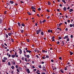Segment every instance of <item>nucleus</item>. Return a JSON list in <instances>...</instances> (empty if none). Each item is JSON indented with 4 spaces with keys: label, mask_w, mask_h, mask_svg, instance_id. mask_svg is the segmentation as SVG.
Listing matches in <instances>:
<instances>
[{
    "label": "nucleus",
    "mask_w": 74,
    "mask_h": 74,
    "mask_svg": "<svg viewBox=\"0 0 74 74\" xmlns=\"http://www.w3.org/2000/svg\"><path fill=\"white\" fill-rule=\"evenodd\" d=\"M40 29H39L38 30H36V31H35V32H36V34H40Z\"/></svg>",
    "instance_id": "f257e3e1"
},
{
    "label": "nucleus",
    "mask_w": 74,
    "mask_h": 74,
    "mask_svg": "<svg viewBox=\"0 0 74 74\" xmlns=\"http://www.w3.org/2000/svg\"><path fill=\"white\" fill-rule=\"evenodd\" d=\"M26 70H27V72L28 73H30V71H29V69H26Z\"/></svg>",
    "instance_id": "f03ea898"
},
{
    "label": "nucleus",
    "mask_w": 74,
    "mask_h": 74,
    "mask_svg": "<svg viewBox=\"0 0 74 74\" xmlns=\"http://www.w3.org/2000/svg\"><path fill=\"white\" fill-rule=\"evenodd\" d=\"M14 56H15V57H16L17 58L18 57V55H17V53L16 52L15 53V54H14Z\"/></svg>",
    "instance_id": "7ed1b4c3"
},
{
    "label": "nucleus",
    "mask_w": 74,
    "mask_h": 74,
    "mask_svg": "<svg viewBox=\"0 0 74 74\" xmlns=\"http://www.w3.org/2000/svg\"><path fill=\"white\" fill-rule=\"evenodd\" d=\"M9 3H10L11 4H13L14 3V2L13 1H10Z\"/></svg>",
    "instance_id": "20e7f679"
},
{
    "label": "nucleus",
    "mask_w": 74,
    "mask_h": 74,
    "mask_svg": "<svg viewBox=\"0 0 74 74\" xmlns=\"http://www.w3.org/2000/svg\"><path fill=\"white\" fill-rule=\"evenodd\" d=\"M64 69L62 68V69L60 70V71L62 73H64V72L63 71Z\"/></svg>",
    "instance_id": "39448f33"
},
{
    "label": "nucleus",
    "mask_w": 74,
    "mask_h": 74,
    "mask_svg": "<svg viewBox=\"0 0 74 74\" xmlns=\"http://www.w3.org/2000/svg\"><path fill=\"white\" fill-rule=\"evenodd\" d=\"M69 11L70 12H72L73 11V10L72 9H71L69 10Z\"/></svg>",
    "instance_id": "423d86ee"
},
{
    "label": "nucleus",
    "mask_w": 74,
    "mask_h": 74,
    "mask_svg": "<svg viewBox=\"0 0 74 74\" xmlns=\"http://www.w3.org/2000/svg\"><path fill=\"white\" fill-rule=\"evenodd\" d=\"M3 21V20L2 18L0 19V23L2 24Z\"/></svg>",
    "instance_id": "0eeeda50"
},
{
    "label": "nucleus",
    "mask_w": 74,
    "mask_h": 74,
    "mask_svg": "<svg viewBox=\"0 0 74 74\" xmlns=\"http://www.w3.org/2000/svg\"><path fill=\"white\" fill-rule=\"evenodd\" d=\"M63 10L64 11H65L66 10V7H64L63 8Z\"/></svg>",
    "instance_id": "6e6552de"
},
{
    "label": "nucleus",
    "mask_w": 74,
    "mask_h": 74,
    "mask_svg": "<svg viewBox=\"0 0 74 74\" xmlns=\"http://www.w3.org/2000/svg\"><path fill=\"white\" fill-rule=\"evenodd\" d=\"M11 62H12V64H15V62H14V60H12V61H11Z\"/></svg>",
    "instance_id": "1a4fd4ad"
},
{
    "label": "nucleus",
    "mask_w": 74,
    "mask_h": 74,
    "mask_svg": "<svg viewBox=\"0 0 74 74\" xmlns=\"http://www.w3.org/2000/svg\"><path fill=\"white\" fill-rule=\"evenodd\" d=\"M31 8L32 9H34V10L36 9V8L34 7V6H31Z\"/></svg>",
    "instance_id": "9d476101"
},
{
    "label": "nucleus",
    "mask_w": 74,
    "mask_h": 74,
    "mask_svg": "<svg viewBox=\"0 0 74 74\" xmlns=\"http://www.w3.org/2000/svg\"><path fill=\"white\" fill-rule=\"evenodd\" d=\"M18 24L19 27H20L21 26V24L20 23H19V22L18 23Z\"/></svg>",
    "instance_id": "9b49d317"
},
{
    "label": "nucleus",
    "mask_w": 74,
    "mask_h": 74,
    "mask_svg": "<svg viewBox=\"0 0 74 74\" xmlns=\"http://www.w3.org/2000/svg\"><path fill=\"white\" fill-rule=\"evenodd\" d=\"M69 38V37L68 36H65L64 38H64V39H66V38Z\"/></svg>",
    "instance_id": "f8f14e48"
},
{
    "label": "nucleus",
    "mask_w": 74,
    "mask_h": 74,
    "mask_svg": "<svg viewBox=\"0 0 74 74\" xmlns=\"http://www.w3.org/2000/svg\"><path fill=\"white\" fill-rule=\"evenodd\" d=\"M11 57L12 58H14V57H16L14 55H12Z\"/></svg>",
    "instance_id": "ddd939ff"
},
{
    "label": "nucleus",
    "mask_w": 74,
    "mask_h": 74,
    "mask_svg": "<svg viewBox=\"0 0 74 74\" xmlns=\"http://www.w3.org/2000/svg\"><path fill=\"white\" fill-rule=\"evenodd\" d=\"M19 53L20 54L22 53V50H19Z\"/></svg>",
    "instance_id": "4468645a"
},
{
    "label": "nucleus",
    "mask_w": 74,
    "mask_h": 74,
    "mask_svg": "<svg viewBox=\"0 0 74 74\" xmlns=\"http://www.w3.org/2000/svg\"><path fill=\"white\" fill-rule=\"evenodd\" d=\"M40 34H41V35H44V32H42V31L40 33Z\"/></svg>",
    "instance_id": "2eb2a0df"
},
{
    "label": "nucleus",
    "mask_w": 74,
    "mask_h": 74,
    "mask_svg": "<svg viewBox=\"0 0 74 74\" xmlns=\"http://www.w3.org/2000/svg\"><path fill=\"white\" fill-rule=\"evenodd\" d=\"M20 31H21V32L22 33H23L24 32V30H23L22 29H21V30H20Z\"/></svg>",
    "instance_id": "dca6fc26"
},
{
    "label": "nucleus",
    "mask_w": 74,
    "mask_h": 74,
    "mask_svg": "<svg viewBox=\"0 0 74 74\" xmlns=\"http://www.w3.org/2000/svg\"><path fill=\"white\" fill-rule=\"evenodd\" d=\"M62 2H63L65 4L66 3V2H65V1L64 0H62Z\"/></svg>",
    "instance_id": "f3484780"
},
{
    "label": "nucleus",
    "mask_w": 74,
    "mask_h": 74,
    "mask_svg": "<svg viewBox=\"0 0 74 74\" xmlns=\"http://www.w3.org/2000/svg\"><path fill=\"white\" fill-rule=\"evenodd\" d=\"M51 3L50 2H49V1H48V4L49 5H50Z\"/></svg>",
    "instance_id": "a211bd4d"
},
{
    "label": "nucleus",
    "mask_w": 74,
    "mask_h": 74,
    "mask_svg": "<svg viewBox=\"0 0 74 74\" xmlns=\"http://www.w3.org/2000/svg\"><path fill=\"white\" fill-rule=\"evenodd\" d=\"M70 55L71 56L73 54V52H72L71 51H70Z\"/></svg>",
    "instance_id": "6ab92c4d"
},
{
    "label": "nucleus",
    "mask_w": 74,
    "mask_h": 74,
    "mask_svg": "<svg viewBox=\"0 0 74 74\" xmlns=\"http://www.w3.org/2000/svg\"><path fill=\"white\" fill-rule=\"evenodd\" d=\"M5 37H6V38H8V35L7 34H5Z\"/></svg>",
    "instance_id": "aec40b11"
},
{
    "label": "nucleus",
    "mask_w": 74,
    "mask_h": 74,
    "mask_svg": "<svg viewBox=\"0 0 74 74\" xmlns=\"http://www.w3.org/2000/svg\"><path fill=\"white\" fill-rule=\"evenodd\" d=\"M42 70H43V71H45V72H46V69H42Z\"/></svg>",
    "instance_id": "412c9836"
},
{
    "label": "nucleus",
    "mask_w": 74,
    "mask_h": 74,
    "mask_svg": "<svg viewBox=\"0 0 74 74\" xmlns=\"http://www.w3.org/2000/svg\"><path fill=\"white\" fill-rule=\"evenodd\" d=\"M21 25L22 26H23V27H24L25 26V25H24V24H23V23H21Z\"/></svg>",
    "instance_id": "4be33fe9"
},
{
    "label": "nucleus",
    "mask_w": 74,
    "mask_h": 74,
    "mask_svg": "<svg viewBox=\"0 0 74 74\" xmlns=\"http://www.w3.org/2000/svg\"><path fill=\"white\" fill-rule=\"evenodd\" d=\"M26 56L28 58H29L30 57V56L29 55H27Z\"/></svg>",
    "instance_id": "5701e85b"
},
{
    "label": "nucleus",
    "mask_w": 74,
    "mask_h": 74,
    "mask_svg": "<svg viewBox=\"0 0 74 74\" xmlns=\"http://www.w3.org/2000/svg\"><path fill=\"white\" fill-rule=\"evenodd\" d=\"M3 59L4 60H7V58H6V57H4L3 58Z\"/></svg>",
    "instance_id": "b1692460"
},
{
    "label": "nucleus",
    "mask_w": 74,
    "mask_h": 74,
    "mask_svg": "<svg viewBox=\"0 0 74 74\" xmlns=\"http://www.w3.org/2000/svg\"><path fill=\"white\" fill-rule=\"evenodd\" d=\"M49 58V56H48V55H46V58Z\"/></svg>",
    "instance_id": "393cba45"
},
{
    "label": "nucleus",
    "mask_w": 74,
    "mask_h": 74,
    "mask_svg": "<svg viewBox=\"0 0 74 74\" xmlns=\"http://www.w3.org/2000/svg\"><path fill=\"white\" fill-rule=\"evenodd\" d=\"M11 68L12 69H13L14 68V66H11Z\"/></svg>",
    "instance_id": "a878e982"
},
{
    "label": "nucleus",
    "mask_w": 74,
    "mask_h": 74,
    "mask_svg": "<svg viewBox=\"0 0 74 74\" xmlns=\"http://www.w3.org/2000/svg\"><path fill=\"white\" fill-rule=\"evenodd\" d=\"M18 69L21 71L22 70V69L20 67H19Z\"/></svg>",
    "instance_id": "bb28decb"
},
{
    "label": "nucleus",
    "mask_w": 74,
    "mask_h": 74,
    "mask_svg": "<svg viewBox=\"0 0 74 74\" xmlns=\"http://www.w3.org/2000/svg\"><path fill=\"white\" fill-rule=\"evenodd\" d=\"M69 26L70 27H73V24H70Z\"/></svg>",
    "instance_id": "cd10ccee"
},
{
    "label": "nucleus",
    "mask_w": 74,
    "mask_h": 74,
    "mask_svg": "<svg viewBox=\"0 0 74 74\" xmlns=\"http://www.w3.org/2000/svg\"><path fill=\"white\" fill-rule=\"evenodd\" d=\"M11 33H9L8 34V35L9 36H11Z\"/></svg>",
    "instance_id": "c85d7f7f"
},
{
    "label": "nucleus",
    "mask_w": 74,
    "mask_h": 74,
    "mask_svg": "<svg viewBox=\"0 0 74 74\" xmlns=\"http://www.w3.org/2000/svg\"><path fill=\"white\" fill-rule=\"evenodd\" d=\"M2 62H5V60H4L3 59L2 60Z\"/></svg>",
    "instance_id": "c756f323"
},
{
    "label": "nucleus",
    "mask_w": 74,
    "mask_h": 74,
    "mask_svg": "<svg viewBox=\"0 0 74 74\" xmlns=\"http://www.w3.org/2000/svg\"><path fill=\"white\" fill-rule=\"evenodd\" d=\"M7 12V11H5L4 12V14H7V13L6 12Z\"/></svg>",
    "instance_id": "7c9ffc66"
},
{
    "label": "nucleus",
    "mask_w": 74,
    "mask_h": 74,
    "mask_svg": "<svg viewBox=\"0 0 74 74\" xmlns=\"http://www.w3.org/2000/svg\"><path fill=\"white\" fill-rule=\"evenodd\" d=\"M50 29H48V32L50 33Z\"/></svg>",
    "instance_id": "2f4dec72"
},
{
    "label": "nucleus",
    "mask_w": 74,
    "mask_h": 74,
    "mask_svg": "<svg viewBox=\"0 0 74 74\" xmlns=\"http://www.w3.org/2000/svg\"><path fill=\"white\" fill-rule=\"evenodd\" d=\"M11 73L12 74H13L14 72H13V71H12V70L11 71Z\"/></svg>",
    "instance_id": "473e14b6"
},
{
    "label": "nucleus",
    "mask_w": 74,
    "mask_h": 74,
    "mask_svg": "<svg viewBox=\"0 0 74 74\" xmlns=\"http://www.w3.org/2000/svg\"><path fill=\"white\" fill-rule=\"evenodd\" d=\"M25 61H26V62H27V60L26 58H25Z\"/></svg>",
    "instance_id": "72a5a7b5"
},
{
    "label": "nucleus",
    "mask_w": 74,
    "mask_h": 74,
    "mask_svg": "<svg viewBox=\"0 0 74 74\" xmlns=\"http://www.w3.org/2000/svg\"><path fill=\"white\" fill-rule=\"evenodd\" d=\"M22 60H25V58L24 57H22Z\"/></svg>",
    "instance_id": "f704fd0d"
},
{
    "label": "nucleus",
    "mask_w": 74,
    "mask_h": 74,
    "mask_svg": "<svg viewBox=\"0 0 74 74\" xmlns=\"http://www.w3.org/2000/svg\"><path fill=\"white\" fill-rule=\"evenodd\" d=\"M47 50H44V53H47Z\"/></svg>",
    "instance_id": "c9c22d12"
},
{
    "label": "nucleus",
    "mask_w": 74,
    "mask_h": 74,
    "mask_svg": "<svg viewBox=\"0 0 74 74\" xmlns=\"http://www.w3.org/2000/svg\"><path fill=\"white\" fill-rule=\"evenodd\" d=\"M46 21V20H43V21H42V22L44 23V22H45Z\"/></svg>",
    "instance_id": "e433bc0d"
},
{
    "label": "nucleus",
    "mask_w": 74,
    "mask_h": 74,
    "mask_svg": "<svg viewBox=\"0 0 74 74\" xmlns=\"http://www.w3.org/2000/svg\"><path fill=\"white\" fill-rule=\"evenodd\" d=\"M8 65L9 66L11 64L10 63V62H8Z\"/></svg>",
    "instance_id": "4c0bfd02"
},
{
    "label": "nucleus",
    "mask_w": 74,
    "mask_h": 74,
    "mask_svg": "<svg viewBox=\"0 0 74 74\" xmlns=\"http://www.w3.org/2000/svg\"><path fill=\"white\" fill-rule=\"evenodd\" d=\"M11 40H12V42H14V40H13V39L12 38H11Z\"/></svg>",
    "instance_id": "58836bf2"
},
{
    "label": "nucleus",
    "mask_w": 74,
    "mask_h": 74,
    "mask_svg": "<svg viewBox=\"0 0 74 74\" xmlns=\"http://www.w3.org/2000/svg\"><path fill=\"white\" fill-rule=\"evenodd\" d=\"M38 67L40 68V69L41 68V65H40V66H39Z\"/></svg>",
    "instance_id": "ea45409f"
},
{
    "label": "nucleus",
    "mask_w": 74,
    "mask_h": 74,
    "mask_svg": "<svg viewBox=\"0 0 74 74\" xmlns=\"http://www.w3.org/2000/svg\"><path fill=\"white\" fill-rule=\"evenodd\" d=\"M17 72H19V73L20 72L19 71V70H18V69H17Z\"/></svg>",
    "instance_id": "a19ab883"
},
{
    "label": "nucleus",
    "mask_w": 74,
    "mask_h": 74,
    "mask_svg": "<svg viewBox=\"0 0 74 74\" xmlns=\"http://www.w3.org/2000/svg\"><path fill=\"white\" fill-rule=\"evenodd\" d=\"M58 39L59 40L61 39H62V38L60 36L59 37Z\"/></svg>",
    "instance_id": "79ce46f5"
},
{
    "label": "nucleus",
    "mask_w": 74,
    "mask_h": 74,
    "mask_svg": "<svg viewBox=\"0 0 74 74\" xmlns=\"http://www.w3.org/2000/svg\"><path fill=\"white\" fill-rule=\"evenodd\" d=\"M62 24V23H60V24H59V26H60V25Z\"/></svg>",
    "instance_id": "37998d69"
},
{
    "label": "nucleus",
    "mask_w": 74,
    "mask_h": 74,
    "mask_svg": "<svg viewBox=\"0 0 74 74\" xmlns=\"http://www.w3.org/2000/svg\"><path fill=\"white\" fill-rule=\"evenodd\" d=\"M41 10V8H38V10L39 11H40V10Z\"/></svg>",
    "instance_id": "c03bdc74"
},
{
    "label": "nucleus",
    "mask_w": 74,
    "mask_h": 74,
    "mask_svg": "<svg viewBox=\"0 0 74 74\" xmlns=\"http://www.w3.org/2000/svg\"><path fill=\"white\" fill-rule=\"evenodd\" d=\"M15 67L16 68H18V66L17 65H16V66Z\"/></svg>",
    "instance_id": "a18cd8bd"
},
{
    "label": "nucleus",
    "mask_w": 74,
    "mask_h": 74,
    "mask_svg": "<svg viewBox=\"0 0 74 74\" xmlns=\"http://www.w3.org/2000/svg\"><path fill=\"white\" fill-rule=\"evenodd\" d=\"M64 69L66 71L67 70V69L66 68V67H65L64 68Z\"/></svg>",
    "instance_id": "49530a36"
},
{
    "label": "nucleus",
    "mask_w": 74,
    "mask_h": 74,
    "mask_svg": "<svg viewBox=\"0 0 74 74\" xmlns=\"http://www.w3.org/2000/svg\"><path fill=\"white\" fill-rule=\"evenodd\" d=\"M59 5L60 7H62V4H60Z\"/></svg>",
    "instance_id": "de8ad7c7"
},
{
    "label": "nucleus",
    "mask_w": 74,
    "mask_h": 74,
    "mask_svg": "<svg viewBox=\"0 0 74 74\" xmlns=\"http://www.w3.org/2000/svg\"><path fill=\"white\" fill-rule=\"evenodd\" d=\"M46 11L48 12H49V10L47 9L46 10Z\"/></svg>",
    "instance_id": "09e8293b"
},
{
    "label": "nucleus",
    "mask_w": 74,
    "mask_h": 74,
    "mask_svg": "<svg viewBox=\"0 0 74 74\" xmlns=\"http://www.w3.org/2000/svg\"><path fill=\"white\" fill-rule=\"evenodd\" d=\"M62 44L63 45H64V43L63 41H62Z\"/></svg>",
    "instance_id": "8fccbe9b"
},
{
    "label": "nucleus",
    "mask_w": 74,
    "mask_h": 74,
    "mask_svg": "<svg viewBox=\"0 0 74 74\" xmlns=\"http://www.w3.org/2000/svg\"><path fill=\"white\" fill-rule=\"evenodd\" d=\"M27 41L28 42H29V39H27Z\"/></svg>",
    "instance_id": "3c124183"
},
{
    "label": "nucleus",
    "mask_w": 74,
    "mask_h": 74,
    "mask_svg": "<svg viewBox=\"0 0 74 74\" xmlns=\"http://www.w3.org/2000/svg\"><path fill=\"white\" fill-rule=\"evenodd\" d=\"M68 30V28H66V29H65V31H67Z\"/></svg>",
    "instance_id": "603ef678"
},
{
    "label": "nucleus",
    "mask_w": 74,
    "mask_h": 74,
    "mask_svg": "<svg viewBox=\"0 0 74 74\" xmlns=\"http://www.w3.org/2000/svg\"><path fill=\"white\" fill-rule=\"evenodd\" d=\"M40 23H42V21H41V20H40Z\"/></svg>",
    "instance_id": "864d4df0"
},
{
    "label": "nucleus",
    "mask_w": 74,
    "mask_h": 74,
    "mask_svg": "<svg viewBox=\"0 0 74 74\" xmlns=\"http://www.w3.org/2000/svg\"><path fill=\"white\" fill-rule=\"evenodd\" d=\"M51 62H54V61H53V60H51Z\"/></svg>",
    "instance_id": "5fc2aeb1"
},
{
    "label": "nucleus",
    "mask_w": 74,
    "mask_h": 74,
    "mask_svg": "<svg viewBox=\"0 0 74 74\" xmlns=\"http://www.w3.org/2000/svg\"><path fill=\"white\" fill-rule=\"evenodd\" d=\"M71 38H73V36L72 35H71Z\"/></svg>",
    "instance_id": "6e6d98bb"
},
{
    "label": "nucleus",
    "mask_w": 74,
    "mask_h": 74,
    "mask_svg": "<svg viewBox=\"0 0 74 74\" xmlns=\"http://www.w3.org/2000/svg\"><path fill=\"white\" fill-rule=\"evenodd\" d=\"M42 58L43 59H45V57H43V56L42 57Z\"/></svg>",
    "instance_id": "4d7b16f0"
},
{
    "label": "nucleus",
    "mask_w": 74,
    "mask_h": 74,
    "mask_svg": "<svg viewBox=\"0 0 74 74\" xmlns=\"http://www.w3.org/2000/svg\"><path fill=\"white\" fill-rule=\"evenodd\" d=\"M54 36H53L52 38H51V39H54Z\"/></svg>",
    "instance_id": "13d9d810"
},
{
    "label": "nucleus",
    "mask_w": 74,
    "mask_h": 74,
    "mask_svg": "<svg viewBox=\"0 0 74 74\" xmlns=\"http://www.w3.org/2000/svg\"><path fill=\"white\" fill-rule=\"evenodd\" d=\"M36 56L38 58H39V57H38V55H36Z\"/></svg>",
    "instance_id": "bf43d9fd"
},
{
    "label": "nucleus",
    "mask_w": 74,
    "mask_h": 74,
    "mask_svg": "<svg viewBox=\"0 0 74 74\" xmlns=\"http://www.w3.org/2000/svg\"><path fill=\"white\" fill-rule=\"evenodd\" d=\"M8 57L10 58L11 57V55L10 54H9L8 55Z\"/></svg>",
    "instance_id": "052dcab7"
},
{
    "label": "nucleus",
    "mask_w": 74,
    "mask_h": 74,
    "mask_svg": "<svg viewBox=\"0 0 74 74\" xmlns=\"http://www.w3.org/2000/svg\"><path fill=\"white\" fill-rule=\"evenodd\" d=\"M2 47H4L5 46L3 44L2 45Z\"/></svg>",
    "instance_id": "680f3d73"
},
{
    "label": "nucleus",
    "mask_w": 74,
    "mask_h": 74,
    "mask_svg": "<svg viewBox=\"0 0 74 74\" xmlns=\"http://www.w3.org/2000/svg\"><path fill=\"white\" fill-rule=\"evenodd\" d=\"M59 59L60 60H62V58L61 57H60L59 58Z\"/></svg>",
    "instance_id": "e2e57ef3"
},
{
    "label": "nucleus",
    "mask_w": 74,
    "mask_h": 74,
    "mask_svg": "<svg viewBox=\"0 0 74 74\" xmlns=\"http://www.w3.org/2000/svg\"><path fill=\"white\" fill-rule=\"evenodd\" d=\"M57 11H58V12H59L60 11V9H57Z\"/></svg>",
    "instance_id": "0e129e2a"
},
{
    "label": "nucleus",
    "mask_w": 74,
    "mask_h": 74,
    "mask_svg": "<svg viewBox=\"0 0 74 74\" xmlns=\"http://www.w3.org/2000/svg\"><path fill=\"white\" fill-rule=\"evenodd\" d=\"M69 38H67V41H69Z\"/></svg>",
    "instance_id": "69168bd1"
},
{
    "label": "nucleus",
    "mask_w": 74,
    "mask_h": 74,
    "mask_svg": "<svg viewBox=\"0 0 74 74\" xmlns=\"http://www.w3.org/2000/svg\"><path fill=\"white\" fill-rule=\"evenodd\" d=\"M36 69H35L34 70V72L36 71Z\"/></svg>",
    "instance_id": "338daca9"
},
{
    "label": "nucleus",
    "mask_w": 74,
    "mask_h": 74,
    "mask_svg": "<svg viewBox=\"0 0 74 74\" xmlns=\"http://www.w3.org/2000/svg\"><path fill=\"white\" fill-rule=\"evenodd\" d=\"M53 66H52V68L53 70V71H54L55 70H54V69H53Z\"/></svg>",
    "instance_id": "774afa93"
}]
</instances>
